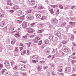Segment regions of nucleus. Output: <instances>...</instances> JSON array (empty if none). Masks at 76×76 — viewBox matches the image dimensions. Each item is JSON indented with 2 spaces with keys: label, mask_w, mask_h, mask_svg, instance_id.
<instances>
[{
  "label": "nucleus",
  "mask_w": 76,
  "mask_h": 76,
  "mask_svg": "<svg viewBox=\"0 0 76 76\" xmlns=\"http://www.w3.org/2000/svg\"><path fill=\"white\" fill-rule=\"evenodd\" d=\"M58 22V20L56 18L54 19H52L51 20V22L53 25H56Z\"/></svg>",
  "instance_id": "f257e3e1"
},
{
  "label": "nucleus",
  "mask_w": 76,
  "mask_h": 76,
  "mask_svg": "<svg viewBox=\"0 0 76 76\" xmlns=\"http://www.w3.org/2000/svg\"><path fill=\"white\" fill-rule=\"evenodd\" d=\"M27 31L29 33H33L35 31V30L32 28H29L27 29Z\"/></svg>",
  "instance_id": "f03ea898"
},
{
  "label": "nucleus",
  "mask_w": 76,
  "mask_h": 76,
  "mask_svg": "<svg viewBox=\"0 0 76 76\" xmlns=\"http://www.w3.org/2000/svg\"><path fill=\"white\" fill-rule=\"evenodd\" d=\"M19 48L17 47L15 48V50L14 52L15 56H16V55H15L16 54H19Z\"/></svg>",
  "instance_id": "7ed1b4c3"
},
{
  "label": "nucleus",
  "mask_w": 76,
  "mask_h": 76,
  "mask_svg": "<svg viewBox=\"0 0 76 76\" xmlns=\"http://www.w3.org/2000/svg\"><path fill=\"white\" fill-rule=\"evenodd\" d=\"M19 68L21 70H25L26 68V66L24 65H20L19 66Z\"/></svg>",
  "instance_id": "20e7f679"
},
{
  "label": "nucleus",
  "mask_w": 76,
  "mask_h": 76,
  "mask_svg": "<svg viewBox=\"0 0 76 76\" xmlns=\"http://www.w3.org/2000/svg\"><path fill=\"white\" fill-rule=\"evenodd\" d=\"M39 40H40V38L38 37H36L35 39L33 40V42L35 43H37Z\"/></svg>",
  "instance_id": "39448f33"
},
{
  "label": "nucleus",
  "mask_w": 76,
  "mask_h": 76,
  "mask_svg": "<svg viewBox=\"0 0 76 76\" xmlns=\"http://www.w3.org/2000/svg\"><path fill=\"white\" fill-rule=\"evenodd\" d=\"M31 58H32L33 59H34L35 60H38L39 58V56L36 55H33L31 56Z\"/></svg>",
  "instance_id": "423d86ee"
},
{
  "label": "nucleus",
  "mask_w": 76,
  "mask_h": 76,
  "mask_svg": "<svg viewBox=\"0 0 76 76\" xmlns=\"http://www.w3.org/2000/svg\"><path fill=\"white\" fill-rule=\"evenodd\" d=\"M55 35L56 36H58V37H61V35L60 32L58 31H56L55 32Z\"/></svg>",
  "instance_id": "0eeeda50"
},
{
  "label": "nucleus",
  "mask_w": 76,
  "mask_h": 76,
  "mask_svg": "<svg viewBox=\"0 0 76 76\" xmlns=\"http://www.w3.org/2000/svg\"><path fill=\"white\" fill-rule=\"evenodd\" d=\"M65 72L67 73L70 72H71V68L70 67L66 68L65 69Z\"/></svg>",
  "instance_id": "6e6552de"
},
{
  "label": "nucleus",
  "mask_w": 76,
  "mask_h": 76,
  "mask_svg": "<svg viewBox=\"0 0 76 76\" xmlns=\"http://www.w3.org/2000/svg\"><path fill=\"white\" fill-rule=\"evenodd\" d=\"M38 7V9H44V7H43L41 5H36V6L34 7V8H37Z\"/></svg>",
  "instance_id": "1a4fd4ad"
},
{
  "label": "nucleus",
  "mask_w": 76,
  "mask_h": 76,
  "mask_svg": "<svg viewBox=\"0 0 76 76\" xmlns=\"http://www.w3.org/2000/svg\"><path fill=\"white\" fill-rule=\"evenodd\" d=\"M26 18L28 19V20H31L34 19V17L33 16H31L29 15H28L27 16Z\"/></svg>",
  "instance_id": "9d476101"
},
{
  "label": "nucleus",
  "mask_w": 76,
  "mask_h": 76,
  "mask_svg": "<svg viewBox=\"0 0 76 76\" xmlns=\"http://www.w3.org/2000/svg\"><path fill=\"white\" fill-rule=\"evenodd\" d=\"M63 50L65 52H67L68 51V49L69 48H67V47L65 46H64L62 48Z\"/></svg>",
  "instance_id": "9b49d317"
},
{
  "label": "nucleus",
  "mask_w": 76,
  "mask_h": 76,
  "mask_svg": "<svg viewBox=\"0 0 76 76\" xmlns=\"http://www.w3.org/2000/svg\"><path fill=\"white\" fill-rule=\"evenodd\" d=\"M44 26V24L39 23L37 25V27L38 28H42Z\"/></svg>",
  "instance_id": "f8f14e48"
},
{
  "label": "nucleus",
  "mask_w": 76,
  "mask_h": 76,
  "mask_svg": "<svg viewBox=\"0 0 76 76\" xmlns=\"http://www.w3.org/2000/svg\"><path fill=\"white\" fill-rule=\"evenodd\" d=\"M22 25L23 28H26L27 27V23L26 22H24Z\"/></svg>",
  "instance_id": "ddd939ff"
},
{
  "label": "nucleus",
  "mask_w": 76,
  "mask_h": 76,
  "mask_svg": "<svg viewBox=\"0 0 76 76\" xmlns=\"http://www.w3.org/2000/svg\"><path fill=\"white\" fill-rule=\"evenodd\" d=\"M29 3L31 4H35V1L34 0H28Z\"/></svg>",
  "instance_id": "4468645a"
},
{
  "label": "nucleus",
  "mask_w": 76,
  "mask_h": 76,
  "mask_svg": "<svg viewBox=\"0 0 76 76\" xmlns=\"http://www.w3.org/2000/svg\"><path fill=\"white\" fill-rule=\"evenodd\" d=\"M7 4L10 6H12L13 4L10 2V0H8L7 1Z\"/></svg>",
  "instance_id": "2eb2a0df"
},
{
  "label": "nucleus",
  "mask_w": 76,
  "mask_h": 76,
  "mask_svg": "<svg viewBox=\"0 0 76 76\" xmlns=\"http://www.w3.org/2000/svg\"><path fill=\"white\" fill-rule=\"evenodd\" d=\"M11 75H12V73L11 72H7L6 74H5V76H10Z\"/></svg>",
  "instance_id": "dca6fc26"
},
{
  "label": "nucleus",
  "mask_w": 76,
  "mask_h": 76,
  "mask_svg": "<svg viewBox=\"0 0 76 76\" xmlns=\"http://www.w3.org/2000/svg\"><path fill=\"white\" fill-rule=\"evenodd\" d=\"M13 9H14L17 10L19 9V6L15 5V6L13 7Z\"/></svg>",
  "instance_id": "f3484780"
},
{
  "label": "nucleus",
  "mask_w": 76,
  "mask_h": 76,
  "mask_svg": "<svg viewBox=\"0 0 76 76\" xmlns=\"http://www.w3.org/2000/svg\"><path fill=\"white\" fill-rule=\"evenodd\" d=\"M4 64L5 66H9L10 65V64L9 63V62L7 61H5L4 62Z\"/></svg>",
  "instance_id": "a211bd4d"
},
{
  "label": "nucleus",
  "mask_w": 76,
  "mask_h": 76,
  "mask_svg": "<svg viewBox=\"0 0 76 76\" xmlns=\"http://www.w3.org/2000/svg\"><path fill=\"white\" fill-rule=\"evenodd\" d=\"M18 16H20L22 15V11L19 10L18 11Z\"/></svg>",
  "instance_id": "6ab92c4d"
},
{
  "label": "nucleus",
  "mask_w": 76,
  "mask_h": 76,
  "mask_svg": "<svg viewBox=\"0 0 76 76\" xmlns=\"http://www.w3.org/2000/svg\"><path fill=\"white\" fill-rule=\"evenodd\" d=\"M0 25H1V26H4L5 25V23H4V21L1 22L0 23Z\"/></svg>",
  "instance_id": "aec40b11"
},
{
  "label": "nucleus",
  "mask_w": 76,
  "mask_h": 76,
  "mask_svg": "<svg viewBox=\"0 0 76 76\" xmlns=\"http://www.w3.org/2000/svg\"><path fill=\"white\" fill-rule=\"evenodd\" d=\"M49 39H50V40L51 41H53V35H50L49 36Z\"/></svg>",
  "instance_id": "412c9836"
},
{
  "label": "nucleus",
  "mask_w": 76,
  "mask_h": 76,
  "mask_svg": "<svg viewBox=\"0 0 76 76\" xmlns=\"http://www.w3.org/2000/svg\"><path fill=\"white\" fill-rule=\"evenodd\" d=\"M44 43L45 44H49V41H48V40H45L44 41Z\"/></svg>",
  "instance_id": "4be33fe9"
},
{
  "label": "nucleus",
  "mask_w": 76,
  "mask_h": 76,
  "mask_svg": "<svg viewBox=\"0 0 76 76\" xmlns=\"http://www.w3.org/2000/svg\"><path fill=\"white\" fill-rule=\"evenodd\" d=\"M69 23L70 25H71V26H74V25H75V23L73 22H69Z\"/></svg>",
  "instance_id": "5701e85b"
},
{
  "label": "nucleus",
  "mask_w": 76,
  "mask_h": 76,
  "mask_svg": "<svg viewBox=\"0 0 76 76\" xmlns=\"http://www.w3.org/2000/svg\"><path fill=\"white\" fill-rule=\"evenodd\" d=\"M16 42V40L15 39H12L11 41L12 44H15V43Z\"/></svg>",
  "instance_id": "b1692460"
},
{
  "label": "nucleus",
  "mask_w": 76,
  "mask_h": 76,
  "mask_svg": "<svg viewBox=\"0 0 76 76\" xmlns=\"http://www.w3.org/2000/svg\"><path fill=\"white\" fill-rule=\"evenodd\" d=\"M16 45H17V46L18 45L19 46H21L22 47H23V45L21 43L19 44V43H17L16 44Z\"/></svg>",
  "instance_id": "393cba45"
},
{
  "label": "nucleus",
  "mask_w": 76,
  "mask_h": 76,
  "mask_svg": "<svg viewBox=\"0 0 76 76\" xmlns=\"http://www.w3.org/2000/svg\"><path fill=\"white\" fill-rule=\"evenodd\" d=\"M49 10L51 14H53V13H54V11H53V9L52 8L50 9Z\"/></svg>",
  "instance_id": "a878e982"
},
{
  "label": "nucleus",
  "mask_w": 76,
  "mask_h": 76,
  "mask_svg": "<svg viewBox=\"0 0 76 76\" xmlns=\"http://www.w3.org/2000/svg\"><path fill=\"white\" fill-rule=\"evenodd\" d=\"M36 16L38 18H39L41 16V15L40 14H38L36 15Z\"/></svg>",
  "instance_id": "bb28decb"
},
{
  "label": "nucleus",
  "mask_w": 76,
  "mask_h": 76,
  "mask_svg": "<svg viewBox=\"0 0 76 76\" xmlns=\"http://www.w3.org/2000/svg\"><path fill=\"white\" fill-rule=\"evenodd\" d=\"M15 36V37H16L17 38H18V37H19V32H17V33L16 34Z\"/></svg>",
  "instance_id": "cd10ccee"
},
{
  "label": "nucleus",
  "mask_w": 76,
  "mask_h": 76,
  "mask_svg": "<svg viewBox=\"0 0 76 76\" xmlns=\"http://www.w3.org/2000/svg\"><path fill=\"white\" fill-rule=\"evenodd\" d=\"M48 58H54V56H53V55H50L48 57Z\"/></svg>",
  "instance_id": "c85d7f7f"
},
{
  "label": "nucleus",
  "mask_w": 76,
  "mask_h": 76,
  "mask_svg": "<svg viewBox=\"0 0 76 76\" xmlns=\"http://www.w3.org/2000/svg\"><path fill=\"white\" fill-rule=\"evenodd\" d=\"M44 31V30H38L37 32L38 33H41L42 32H43Z\"/></svg>",
  "instance_id": "c756f323"
},
{
  "label": "nucleus",
  "mask_w": 76,
  "mask_h": 76,
  "mask_svg": "<svg viewBox=\"0 0 76 76\" xmlns=\"http://www.w3.org/2000/svg\"><path fill=\"white\" fill-rule=\"evenodd\" d=\"M51 7H53V8L57 7H58V5L57 4L56 5H51Z\"/></svg>",
  "instance_id": "7c9ffc66"
},
{
  "label": "nucleus",
  "mask_w": 76,
  "mask_h": 76,
  "mask_svg": "<svg viewBox=\"0 0 76 76\" xmlns=\"http://www.w3.org/2000/svg\"><path fill=\"white\" fill-rule=\"evenodd\" d=\"M19 18L20 19H24V18H25V15H23V16H21L20 17H19Z\"/></svg>",
  "instance_id": "2f4dec72"
},
{
  "label": "nucleus",
  "mask_w": 76,
  "mask_h": 76,
  "mask_svg": "<svg viewBox=\"0 0 76 76\" xmlns=\"http://www.w3.org/2000/svg\"><path fill=\"white\" fill-rule=\"evenodd\" d=\"M45 51L46 52V55L49 54V53H50V51H49V50H45Z\"/></svg>",
  "instance_id": "473e14b6"
},
{
  "label": "nucleus",
  "mask_w": 76,
  "mask_h": 76,
  "mask_svg": "<svg viewBox=\"0 0 76 76\" xmlns=\"http://www.w3.org/2000/svg\"><path fill=\"white\" fill-rule=\"evenodd\" d=\"M14 30V28H13V27L11 26L10 27V31H12L13 30Z\"/></svg>",
  "instance_id": "72a5a7b5"
},
{
  "label": "nucleus",
  "mask_w": 76,
  "mask_h": 76,
  "mask_svg": "<svg viewBox=\"0 0 76 76\" xmlns=\"http://www.w3.org/2000/svg\"><path fill=\"white\" fill-rule=\"evenodd\" d=\"M59 7L61 9H63V7L62 6V5H61V4H59Z\"/></svg>",
  "instance_id": "f704fd0d"
},
{
  "label": "nucleus",
  "mask_w": 76,
  "mask_h": 76,
  "mask_svg": "<svg viewBox=\"0 0 76 76\" xmlns=\"http://www.w3.org/2000/svg\"><path fill=\"white\" fill-rule=\"evenodd\" d=\"M6 71L7 72V70H6V69H3L2 72V74H3V73H4L5 72H6Z\"/></svg>",
  "instance_id": "c9c22d12"
},
{
  "label": "nucleus",
  "mask_w": 76,
  "mask_h": 76,
  "mask_svg": "<svg viewBox=\"0 0 76 76\" xmlns=\"http://www.w3.org/2000/svg\"><path fill=\"white\" fill-rule=\"evenodd\" d=\"M26 53V50H25L24 51H23L22 53H21V55L23 56V55H24V54H25Z\"/></svg>",
  "instance_id": "e433bc0d"
},
{
  "label": "nucleus",
  "mask_w": 76,
  "mask_h": 76,
  "mask_svg": "<svg viewBox=\"0 0 76 76\" xmlns=\"http://www.w3.org/2000/svg\"><path fill=\"white\" fill-rule=\"evenodd\" d=\"M38 70V71H39L40 70H41V67L40 66H39L38 67V68H37Z\"/></svg>",
  "instance_id": "4c0bfd02"
},
{
  "label": "nucleus",
  "mask_w": 76,
  "mask_h": 76,
  "mask_svg": "<svg viewBox=\"0 0 76 76\" xmlns=\"http://www.w3.org/2000/svg\"><path fill=\"white\" fill-rule=\"evenodd\" d=\"M59 68L61 69H63V65L61 64L59 66Z\"/></svg>",
  "instance_id": "58836bf2"
},
{
  "label": "nucleus",
  "mask_w": 76,
  "mask_h": 76,
  "mask_svg": "<svg viewBox=\"0 0 76 76\" xmlns=\"http://www.w3.org/2000/svg\"><path fill=\"white\" fill-rule=\"evenodd\" d=\"M66 25V23H64L62 24L61 26H62V27H64V26H65V25Z\"/></svg>",
  "instance_id": "ea45409f"
},
{
  "label": "nucleus",
  "mask_w": 76,
  "mask_h": 76,
  "mask_svg": "<svg viewBox=\"0 0 76 76\" xmlns=\"http://www.w3.org/2000/svg\"><path fill=\"white\" fill-rule=\"evenodd\" d=\"M5 16V15L4 14H2L0 13V17H4Z\"/></svg>",
  "instance_id": "a19ab883"
},
{
  "label": "nucleus",
  "mask_w": 76,
  "mask_h": 76,
  "mask_svg": "<svg viewBox=\"0 0 76 76\" xmlns=\"http://www.w3.org/2000/svg\"><path fill=\"white\" fill-rule=\"evenodd\" d=\"M27 13H31V10L26 11Z\"/></svg>",
  "instance_id": "79ce46f5"
},
{
  "label": "nucleus",
  "mask_w": 76,
  "mask_h": 76,
  "mask_svg": "<svg viewBox=\"0 0 76 76\" xmlns=\"http://www.w3.org/2000/svg\"><path fill=\"white\" fill-rule=\"evenodd\" d=\"M46 17L45 16H43L42 17V18H41V20H44V19H45Z\"/></svg>",
  "instance_id": "37998d69"
},
{
  "label": "nucleus",
  "mask_w": 76,
  "mask_h": 76,
  "mask_svg": "<svg viewBox=\"0 0 76 76\" xmlns=\"http://www.w3.org/2000/svg\"><path fill=\"white\" fill-rule=\"evenodd\" d=\"M3 67V64H0V70L2 69V68Z\"/></svg>",
  "instance_id": "c03bdc74"
},
{
  "label": "nucleus",
  "mask_w": 76,
  "mask_h": 76,
  "mask_svg": "<svg viewBox=\"0 0 76 76\" xmlns=\"http://www.w3.org/2000/svg\"><path fill=\"white\" fill-rule=\"evenodd\" d=\"M38 61H35L34 60H33L32 61V62L33 63H37Z\"/></svg>",
  "instance_id": "a18cd8bd"
},
{
  "label": "nucleus",
  "mask_w": 76,
  "mask_h": 76,
  "mask_svg": "<svg viewBox=\"0 0 76 76\" xmlns=\"http://www.w3.org/2000/svg\"><path fill=\"white\" fill-rule=\"evenodd\" d=\"M22 75H23V76H26V75H27V74L26 72L23 73H22Z\"/></svg>",
  "instance_id": "49530a36"
},
{
  "label": "nucleus",
  "mask_w": 76,
  "mask_h": 76,
  "mask_svg": "<svg viewBox=\"0 0 76 76\" xmlns=\"http://www.w3.org/2000/svg\"><path fill=\"white\" fill-rule=\"evenodd\" d=\"M11 64L12 67H13V65L15 64V62L14 61H12L11 63Z\"/></svg>",
  "instance_id": "de8ad7c7"
},
{
  "label": "nucleus",
  "mask_w": 76,
  "mask_h": 76,
  "mask_svg": "<svg viewBox=\"0 0 76 76\" xmlns=\"http://www.w3.org/2000/svg\"><path fill=\"white\" fill-rule=\"evenodd\" d=\"M4 7L5 9H10L9 7L7 6H4Z\"/></svg>",
  "instance_id": "09e8293b"
},
{
  "label": "nucleus",
  "mask_w": 76,
  "mask_h": 76,
  "mask_svg": "<svg viewBox=\"0 0 76 76\" xmlns=\"http://www.w3.org/2000/svg\"><path fill=\"white\" fill-rule=\"evenodd\" d=\"M42 44V40H41L39 41V44L38 45H40Z\"/></svg>",
  "instance_id": "8fccbe9b"
},
{
  "label": "nucleus",
  "mask_w": 76,
  "mask_h": 76,
  "mask_svg": "<svg viewBox=\"0 0 76 76\" xmlns=\"http://www.w3.org/2000/svg\"><path fill=\"white\" fill-rule=\"evenodd\" d=\"M71 8L72 9L74 10V9H75V8H76V6H73L71 7Z\"/></svg>",
  "instance_id": "3c124183"
},
{
  "label": "nucleus",
  "mask_w": 76,
  "mask_h": 76,
  "mask_svg": "<svg viewBox=\"0 0 76 76\" xmlns=\"http://www.w3.org/2000/svg\"><path fill=\"white\" fill-rule=\"evenodd\" d=\"M12 1L14 3L16 4L17 3V0H12Z\"/></svg>",
  "instance_id": "603ef678"
},
{
  "label": "nucleus",
  "mask_w": 76,
  "mask_h": 76,
  "mask_svg": "<svg viewBox=\"0 0 76 76\" xmlns=\"http://www.w3.org/2000/svg\"><path fill=\"white\" fill-rule=\"evenodd\" d=\"M59 12H60V10L58 9L57 10L56 14L57 15H58V14H59Z\"/></svg>",
  "instance_id": "864d4df0"
},
{
  "label": "nucleus",
  "mask_w": 76,
  "mask_h": 76,
  "mask_svg": "<svg viewBox=\"0 0 76 76\" xmlns=\"http://www.w3.org/2000/svg\"><path fill=\"white\" fill-rule=\"evenodd\" d=\"M48 68V66H45L43 67V69L44 70H45V69H47Z\"/></svg>",
  "instance_id": "5fc2aeb1"
},
{
  "label": "nucleus",
  "mask_w": 76,
  "mask_h": 76,
  "mask_svg": "<svg viewBox=\"0 0 76 76\" xmlns=\"http://www.w3.org/2000/svg\"><path fill=\"white\" fill-rule=\"evenodd\" d=\"M35 25V23H32L31 25V26L32 27L34 26V25Z\"/></svg>",
  "instance_id": "6e6d98bb"
},
{
  "label": "nucleus",
  "mask_w": 76,
  "mask_h": 76,
  "mask_svg": "<svg viewBox=\"0 0 76 76\" xmlns=\"http://www.w3.org/2000/svg\"><path fill=\"white\" fill-rule=\"evenodd\" d=\"M71 39H72V40H73L74 39V35H72L71 36Z\"/></svg>",
  "instance_id": "4d7b16f0"
},
{
  "label": "nucleus",
  "mask_w": 76,
  "mask_h": 76,
  "mask_svg": "<svg viewBox=\"0 0 76 76\" xmlns=\"http://www.w3.org/2000/svg\"><path fill=\"white\" fill-rule=\"evenodd\" d=\"M62 44H66V43H67V42L65 41H62Z\"/></svg>",
  "instance_id": "13d9d810"
},
{
  "label": "nucleus",
  "mask_w": 76,
  "mask_h": 76,
  "mask_svg": "<svg viewBox=\"0 0 76 76\" xmlns=\"http://www.w3.org/2000/svg\"><path fill=\"white\" fill-rule=\"evenodd\" d=\"M31 44H32V43H27V45L28 47H30V45H31Z\"/></svg>",
  "instance_id": "bf43d9fd"
},
{
  "label": "nucleus",
  "mask_w": 76,
  "mask_h": 76,
  "mask_svg": "<svg viewBox=\"0 0 76 76\" xmlns=\"http://www.w3.org/2000/svg\"><path fill=\"white\" fill-rule=\"evenodd\" d=\"M9 12H10V13H13L14 11L13 10H9Z\"/></svg>",
  "instance_id": "052dcab7"
},
{
  "label": "nucleus",
  "mask_w": 76,
  "mask_h": 76,
  "mask_svg": "<svg viewBox=\"0 0 76 76\" xmlns=\"http://www.w3.org/2000/svg\"><path fill=\"white\" fill-rule=\"evenodd\" d=\"M62 71H63L62 69H59L58 70V72H62Z\"/></svg>",
  "instance_id": "680f3d73"
},
{
  "label": "nucleus",
  "mask_w": 76,
  "mask_h": 76,
  "mask_svg": "<svg viewBox=\"0 0 76 76\" xmlns=\"http://www.w3.org/2000/svg\"><path fill=\"white\" fill-rule=\"evenodd\" d=\"M13 69H14V70H16V69H18V66H15L14 67Z\"/></svg>",
  "instance_id": "e2e57ef3"
},
{
  "label": "nucleus",
  "mask_w": 76,
  "mask_h": 76,
  "mask_svg": "<svg viewBox=\"0 0 76 76\" xmlns=\"http://www.w3.org/2000/svg\"><path fill=\"white\" fill-rule=\"evenodd\" d=\"M76 69H75V67H73V70H72V72H76Z\"/></svg>",
  "instance_id": "0e129e2a"
},
{
  "label": "nucleus",
  "mask_w": 76,
  "mask_h": 76,
  "mask_svg": "<svg viewBox=\"0 0 76 76\" xmlns=\"http://www.w3.org/2000/svg\"><path fill=\"white\" fill-rule=\"evenodd\" d=\"M7 68L9 69H10L11 67H10V65H7Z\"/></svg>",
  "instance_id": "69168bd1"
},
{
  "label": "nucleus",
  "mask_w": 76,
  "mask_h": 76,
  "mask_svg": "<svg viewBox=\"0 0 76 76\" xmlns=\"http://www.w3.org/2000/svg\"><path fill=\"white\" fill-rule=\"evenodd\" d=\"M10 41V39H7V42L9 43V42Z\"/></svg>",
  "instance_id": "338daca9"
},
{
  "label": "nucleus",
  "mask_w": 76,
  "mask_h": 76,
  "mask_svg": "<svg viewBox=\"0 0 76 76\" xmlns=\"http://www.w3.org/2000/svg\"><path fill=\"white\" fill-rule=\"evenodd\" d=\"M20 51H22V50H23V47H20Z\"/></svg>",
  "instance_id": "774afa93"
}]
</instances>
